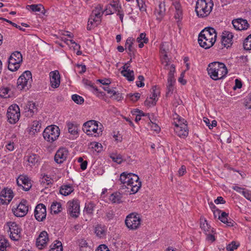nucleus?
<instances>
[{
	"mask_svg": "<svg viewBox=\"0 0 251 251\" xmlns=\"http://www.w3.org/2000/svg\"><path fill=\"white\" fill-rule=\"evenodd\" d=\"M152 96L150 97L151 100H153L154 101H157L158 99L157 97L159 95L160 91L156 86H153L151 88Z\"/></svg>",
	"mask_w": 251,
	"mask_h": 251,
	"instance_id": "37998d69",
	"label": "nucleus"
},
{
	"mask_svg": "<svg viewBox=\"0 0 251 251\" xmlns=\"http://www.w3.org/2000/svg\"><path fill=\"white\" fill-rule=\"evenodd\" d=\"M28 111H29V113L26 114V116L31 117L33 115L37 112V108L35 103L32 101H28Z\"/></svg>",
	"mask_w": 251,
	"mask_h": 251,
	"instance_id": "c9c22d12",
	"label": "nucleus"
},
{
	"mask_svg": "<svg viewBox=\"0 0 251 251\" xmlns=\"http://www.w3.org/2000/svg\"><path fill=\"white\" fill-rule=\"evenodd\" d=\"M207 70L210 77L214 80L223 78L227 74V69L225 64L219 62L210 63Z\"/></svg>",
	"mask_w": 251,
	"mask_h": 251,
	"instance_id": "f03ea898",
	"label": "nucleus"
},
{
	"mask_svg": "<svg viewBox=\"0 0 251 251\" xmlns=\"http://www.w3.org/2000/svg\"><path fill=\"white\" fill-rule=\"evenodd\" d=\"M42 176V177L41 178L40 181L43 186L47 188L48 186L52 183L53 180L50 176L45 174Z\"/></svg>",
	"mask_w": 251,
	"mask_h": 251,
	"instance_id": "473e14b6",
	"label": "nucleus"
},
{
	"mask_svg": "<svg viewBox=\"0 0 251 251\" xmlns=\"http://www.w3.org/2000/svg\"><path fill=\"white\" fill-rule=\"evenodd\" d=\"M51 210L54 214H57L62 210L61 204L60 202H53L51 205Z\"/></svg>",
	"mask_w": 251,
	"mask_h": 251,
	"instance_id": "58836bf2",
	"label": "nucleus"
},
{
	"mask_svg": "<svg viewBox=\"0 0 251 251\" xmlns=\"http://www.w3.org/2000/svg\"><path fill=\"white\" fill-rule=\"evenodd\" d=\"M243 46L245 50H251V34L246 38Z\"/></svg>",
	"mask_w": 251,
	"mask_h": 251,
	"instance_id": "09e8293b",
	"label": "nucleus"
},
{
	"mask_svg": "<svg viewBox=\"0 0 251 251\" xmlns=\"http://www.w3.org/2000/svg\"><path fill=\"white\" fill-rule=\"evenodd\" d=\"M68 154V151L66 148H61L57 150L55 154L54 161L58 164H61L66 160Z\"/></svg>",
	"mask_w": 251,
	"mask_h": 251,
	"instance_id": "4468645a",
	"label": "nucleus"
},
{
	"mask_svg": "<svg viewBox=\"0 0 251 251\" xmlns=\"http://www.w3.org/2000/svg\"><path fill=\"white\" fill-rule=\"evenodd\" d=\"M9 90L7 88H0V96L3 98H6Z\"/></svg>",
	"mask_w": 251,
	"mask_h": 251,
	"instance_id": "680f3d73",
	"label": "nucleus"
},
{
	"mask_svg": "<svg viewBox=\"0 0 251 251\" xmlns=\"http://www.w3.org/2000/svg\"><path fill=\"white\" fill-rule=\"evenodd\" d=\"M122 195L120 193H115L111 195L110 200L113 203H120L122 201Z\"/></svg>",
	"mask_w": 251,
	"mask_h": 251,
	"instance_id": "ea45409f",
	"label": "nucleus"
},
{
	"mask_svg": "<svg viewBox=\"0 0 251 251\" xmlns=\"http://www.w3.org/2000/svg\"><path fill=\"white\" fill-rule=\"evenodd\" d=\"M50 83L51 87L58 88L60 83V76L58 71L51 72L50 73Z\"/></svg>",
	"mask_w": 251,
	"mask_h": 251,
	"instance_id": "412c9836",
	"label": "nucleus"
},
{
	"mask_svg": "<svg viewBox=\"0 0 251 251\" xmlns=\"http://www.w3.org/2000/svg\"><path fill=\"white\" fill-rule=\"evenodd\" d=\"M137 42H143L145 43H147L148 42V39L146 37V33H142L140 34L139 37L137 38Z\"/></svg>",
	"mask_w": 251,
	"mask_h": 251,
	"instance_id": "4d7b16f0",
	"label": "nucleus"
},
{
	"mask_svg": "<svg viewBox=\"0 0 251 251\" xmlns=\"http://www.w3.org/2000/svg\"><path fill=\"white\" fill-rule=\"evenodd\" d=\"M14 60H8V68L11 71L14 72L18 70L20 67L21 62L14 61Z\"/></svg>",
	"mask_w": 251,
	"mask_h": 251,
	"instance_id": "72a5a7b5",
	"label": "nucleus"
},
{
	"mask_svg": "<svg viewBox=\"0 0 251 251\" xmlns=\"http://www.w3.org/2000/svg\"><path fill=\"white\" fill-rule=\"evenodd\" d=\"M103 126L102 124L95 120H90L83 124L82 129L89 135L99 136L101 135Z\"/></svg>",
	"mask_w": 251,
	"mask_h": 251,
	"instance_id": "7ed1b4c3",
	"label": "nucleus"
},
{
	"mask_svg": "<svg viewBox=\"0 0 251 251\" xmlns=\"http://www.w3.org/2000/svg\"><path fill=\"white\" fill-rule=\"evenodd\" d=\"M94 204L92 203H89L85 205V210L87 214H91L93 213L94 210Z\"/></svg>",
	"mask_w": 251,
	"mask_h": 251,
	"instance_id": "13d9d810",
	"label": "nucleus"
},
{
	"mask_svg": "<svg viewBox=\"0 0 251 251\" xmlns=\"http://www.w3.org/2000/svg\"><path fill=\"white\" fill-rule=\"evenodd\" d=\"M162 63L164 66V69H169V59L168 57V56L167 54H165L163 55V57L162 58Z\"/></svg>",
	"mask_w": 251,
	"mask_h": 251,
	"instance_id": "5fc2aeb1",
	"label": "nucleus"
},
{
	"mask_svg": "<svg viewBox=\"0 0 251 251\" xmlns=\"http://www.w3.org/2000/svg\"><path fill=\"white\" fill-rule=\"evenodd\" d=\"M49 240L48 234L46 231H42L36 239V246L39 249L45 247Z\"/></svg>",
	"mask_w": 251,
	"mask_h": 251,
	"instance_id": "aec40b11",
	"label": "nucleus"
},
{
	"mask_svg": "<svg viewBox=\"0 0 251 251\" xmlns=\"http://www.w3.org/2000/svg\"><path fill=\"white\" fill-rule=\"evenodd\" d=\"M60 135V129L58 126L51 125L47 126L44 130L43 135L44 139L48 142L52 143L55 141Z\"/></svg>",
	"mask_w": 251,
	"mask_h": 251,
	"instance_id": "423d86ee",
	"label": "nucleus"
},
{
	"mask_svg": "<svg viewBox=\"0 0 251 251\" xmlns=\"http://www.w3.org/2000/svg\"><path fill=\"white\" fill-rule=\"evenodd\" d=\"M239 246V244H236L235 241H232L226 246V250L227 251H234V250L237 249Z\"/></svg>",
	"mask_w": 251,
	"mask_h": 251,
	"instance_id": "603ef678",
	"label": "nucleus"
},
{
	"mask_svg": "<svg viewBox=\"0 0 251 251\" xmlns=\"http://www.w3.org/2000/svg\"><path fill=\"white\" fill-rule=\"evenodd\" d=\"M232 24L235 29L238 30H246L249 27L248 21L242 18L233 20Z\"/></svg>",
	"mask_w": 251,
	"mask_h": 251,
	"instance_id": "a211bd4d",
	"label": "nucleus"
},
{
	"mask_svg": "<svg viewBox=\"0 0 251 251\" xmlns=\"http://www.w3.org/2000/svg\"><path fill=\"white\" fill-rule=\"evenodd\" d=\"M72 99L73 100L78 104H81L84 102L83 98L76 94H74L72 96Z\"/></svg>",
	"mask_w": 251,
	"mask_h": 251,
	"instance_id": "8fccbe9b",
	"label": "nucleus"
},
{
	"mask_svg": "<svg viewBox=\"0 0 251 251\" xmlns=\"http://www.w3.org/2000/svg\"><path fill=\"white\" fill-rule=\"evenodd\" d=\"M140 96L141 95L139 93H135L134 94L129 93L127 95V97L133 102L137 101L139 99Z\"/></svg>",
	"mask_w": 251,
	"mask_h": 251,
	"instance_id": "3c124183",
	"label": "nucleus"
},
{
	"mask_svg": "<svg viewBox=\"0 0 251 251\" xmlns=\"http://www.w3.org/2000/svg\"><path fill=\"white\" fill-rule=\"evenodd\" d=\"M96 251H110V250L106 245L102 244L100 245Z\"/></svg>",
	"mask_w": 251,
	"mask_h": 251,
	"instance_id": "774afa93",
	"label": "nucleus"
},
{
	"mask_svg": "<svg viewBox=\"0 0 251 251\" xmlns=\"http://www.w3.org/2000/svg\"><path fill=\"white\" fill-rule=\"evenodd\" d=\"M104 10L102 11V7L100 4L98 5L95 7V9L93 10L92 15H94L95 16H101L102 17Z\"/></svg>",
	"mask_w": 251,
	"mask_h": 251,
	"instance_id": "79ce46f5",
	"label": "nucleus"
},
{
	"mask_svg": "<svg viewBox=\"0 0 251 251\" xmlns=\"http://www.w3.org/2000/svg\"><path fill=\"white\" fill-rule=\"evenodd\" d=\"M245 105L247 108L251 109V95L249 96L246 99Z\"/></svg>",
	"mask_w": 251,
	"mask_h": 251,
	"instance_id": "338daca9",
	"label": "nucleus"
},
{
	"mask_svg": "<svg viewBox=\"0 0 251 251\" xmlns=\"http://www.w3.org/2000/svg\"><path fill=\"white\" fill-rule=\"evenodd\" d=\"M121 9V5H119L117 1H113V3L107 5L104 11L106 15H110L114 13L115 12H118Z\"/></svg>",
	"mask_w": 251,
	"mask_h": 251,
	"instance_id": "a878e982",
	"label": "nucleus"
},
{
	"mask_svg": "<svg viewBox=\"0 0 251 251\" xmlns=\"http://www.w3.org/2000/svg\"><path fill=\"white\" fill-rule=\"evenodd\" d=\"M233 35L229 31H225L223 33L222 44L225 47L228 48L232 44Z\"/></svg>",
	"mask_w": 251,
	"mask_h": 251,
	"instance_id": "5701e85b",
	"label": "nucleus"
},
{
	"mask_svg": "<svg viewBox=\"0 0 251 251\" xmlns=\"http://www.w3.org/2000/svg\"><path fill=\"white\" fill-rule=\"evenodd\" d=\"M125 224L128 228L135 230L140 226L141 219L138 214L131 213L126 216Z\"/></svg>",
	"mask_w": 251,
	"mask_h": 251,
	"instance_id": "6e6552de",
	"label": "nucleus"
},
{
	"mask_svg": "<svg viewBox=\"0 0 251 251\" xmlns=\"http://www.w3.org/2000/svg\"><path fill=\"white\" fill-rule=\"evenodd\" d=\"M157 5L155 9L157 19L160 21L165 14L166 5L165 0H157Z\"/></svg>",
	"mask_w": 251,
	"mask_h": 251,
	"instance_id": "ddd939ff",
	"label": "nucleus"
},
{
	"mask_svg": "<svg viewBox=\"0 0 251 251\" xmlns=\"http://www.w3.org/2000/svg\"><path fill=\"white\" fill-rule=\"evenodd\" d=\"M173 5L176 9L175 18L176 19H178V21H179L182 18V10L181 9V6L180 3L178 1L174 2Z\"/></svg>",
	"mask_w": 251,
	"mask_h": 251,
	"instance_id": "bb28decb",
	"label": "nucleus"
},
{
	"mask_svg": "<svg viewBox=\"0 0 251 251\" xmlns=\"http://www.w3.org/2000/svg\"><path fill=\"white\" fill-rule=\"evenodd\" d=\"M29 8L33 12H40L42 9L44 10V7L42 4H31L26 6V9H28Z\"/></svg>",
	"mask_w": 251,
	"mask_h": 251,
	"instance_id": "c03bdc74",
	"label": "nucleus"
},
{
	"mask_svg": "<svg viewBox=\"0 0 251 251\" xmlns=\"http://www.w3.org/2000/svg\"><path fill=\"white\" fill-rule=\"evenodd\" d=\"M13 198V193L10 189H3L0 193V201L2 204L8 203Z\"/></svg>",
	"mask_w": 251,
	"mask_h": 251,
	"instance_id": "6ab92c4d",
	"label": "nucleus"
},
{
	"mask_svg": "<svg viewBox=\"0 0 251 251\" xmlns=\"http://www.w3.org/2000/svg\"><path fill=\"white\" fill-rule=\"evenodd\" d=\"M216 37V30L214 28L208 27L201 32L199 36L198 42L201 47L207 49L213 46Z\"/></svg>",
	"mask_w": 251,
	"mask_h": 251,
	"instance_id": "f257e3e1",
	"label": "nucleus"
},
{
	"mask_svg": "<svg viewBox=\"0 0 251 251\" xmlns=\"http://www.w3.org/2000/svg\"><path fill=\"white\" fill-rule=\"evenodd\" d=\"M9 246L8 240L3 236H0V250L6 251V248Z\"/></svg>",
	"mask_w": 251,
	"mask_h": 251,
	"instance_id": "a19ab883",
	"label": "nucleus"
},
{
	"mask_svg": "<svg viewBox=\"0 0 251 251\" xmlns=\"http://www.w3.org/2000/svg\"><path fill=\"white\" fill-rule=\"evenodd\" d=\"M95 233L99 237H102L105 235V230L103 227L100 225H97L95 227Z\"/></svg>",
	"mask_w": 251,
	"mask_h": 251,
	"instance_id": "49530a36",
	"label": "nucleus"
},
{
	"mask_svg": "<svg viewBox=\"0 0 251 251\" xmlns=\"http://www.w3.org/2000/svg\"><path fill=\"white\" fill-rule=\"evenodd\" d=\"M200 226L205 234H208L207 232L211 233V231L213 232V229H211L210 226L208 224L205 219L202 218L201 219Z\"/></svg>",
	"mask_w": 251,
	"mask_h": 251,
	"instance_id": "7c9ffc66",
	"label": "nucleus"
},
{
	"mask_svg": "<svg viewBox=\"0 0 251 251\" xmlns=\"http://www.w3.org/2000/svg\"><path fill=\"white\" fill-rule=\"evenodd\" d=\"M173 124L175 125V127H176L177 126H182V125H187L186 121L176 114L173 115Z\"/></svg>",
	"mask_w": 251,
	"mask_h": 251,
	"instance_id": "c756f323",
	"label": "nucleus"
},
{
	"mask_svg": "<svg viewBox=\"0 0 251 251\" xmlns=\"http://www.w3.org/2000/svg\"><path fill=\"white\" fill-rule=\"evenodd\" d=\"M174 131L179 137L184 138L188 134L187 125H182V126L175 127Z\"/></svg>",
	"mask_w": 251,
	"mask_h": 251,
	"instance_id": "b1692460",
	"label": "nucleus"
},
{
	"mask_svg": "<svg viewBox=\"0 0 251 251\" xmlns=\"http://www.w3.org/2000/svg\"><path fill=\"white\" fill-rule=\"evenodd\" d=\"M14 214L16 217H23L26 215L28 211V206L26 200L23 199L16 208L13 209Z\"/></svg>",
	"mask_w": 251,
	"mask_h": 251,
	"instance_id": "9b49d317",
	"label": "nucleus"
},
{
	"mask_svg": "<svg viewBox=\"0 0 251 251\" xmlns=\"http://www.w3.org/2000/svg\"><path fill=\"white\" fill-rule=\"evenodd\" d=\"M41 123L39 121H34L32 123L31 127L29 129V133L31 135H34L40 131Z\"/></svg>",
	"mask_w": 251,
	"mask_h": 251,
	"instance_id": "cd10ccee",
	"label": "nucleus"
},
{
	"mask_svg": "<svg viewBox=\"0 0 251 251\" xmlns=\"http://www.w3.org/2000/svg\"><path fill=\"white\" fill-rule=\"evenodd\" d=\"M68 205V213L73 218L78 217L80 212L79 202L77 200H73L67 203Z\"/></svg>",
	"mask_w": 251,
	"mask_h": 251,
	"instance_id": "9d476101",
	"label": "nucleus"
},
{
	"mask_svg": "<svg viewBox=\"0 0 251 251\" xmlns=\"http://www.w3.org/2000/svg\"><path fill=\"white\" fill-rule=\"evenodd\" d=\"M101 16H95L91 14L88 21L87 30H90L99 25L101 21Z\"/></svg>",
	"mask_w": 251,
	"mask_h": 251,
	"instance_id": "4be33fe9",
	"label": "nucleus"
},
{
	"mask_svg": "<svg viewBox=\"0 0 251 251\" xmlns=\"http://www.w3.org/2000/svg\"><path fill=\"white\" fill-rule=\"evenodd\" d=\"M137 4L141 11H146V5L145 4V0H136Z\"/></svg>",
	"mask_w": 251,
	"mask_h": 251,
	"instance_id": "864d4df0",
	"label": "nucleus"
},
{
	"mask_svg": "<svg viewBox=\"0 0 251 251\" xmlns=\"http://www.w3.org/2000/svg\"><path fill=\"white\" fill-rule=\"evenodd\" d=\"M68 131L72 135H75L78 133V128L76 126L72 123H68L67 125Z\"/></svg>",
	"mask_w": 251,
	"mask_h": 251,
	"instance_id": "a18cd8bd",
	"label": "nucleus"
},
{
	"mask_svg": "<svg viewBox=\"0 0 251 251\" xmlns=\"http://www.w3.org/2000/svg\"><path fill=\"white\" fill-rule=\"evenodd\" d=\"M213 6V3L211 0H198L195 11L198 17L203 18L209 15Z\"/></svg>",
	"mask_w": 251,
	"mask_h": 251,
	"instance_id": "20e7f679",
	"label": "nucleus"
},
{
	"mask_svg": "<svg viewBox=\"0 0 251 251\" xmlns=\"http://www.w3.org/2000/svg\"><path fill=\"white\" fill-rule=\"evenodd\" d=\"M126 50H127L128 53L130 56H134L135 55V50L134 47H133V45H128L126 47H125Z\"/></svg>",
	"mask_w": 251,
	"mask_h": 251,
	"instance_id": "bf43d9fd",
	"label": "nucleus"
},
{
	"mask_svg": "<svg viewBox=\"0 0 251 251\" xmlns=\"http://www.w3.org/2000/svg\"><path fill=\"white\" fill-rule=\"evenodd\" d=\"M133 177L132 181L129 183V185L127 186V189H130V193L132 192V194L137 193L141 186V182L139 181V178L138 176L135 175L132 176Z\"/></svg>",
	"mask_w": 251,
	"mask_h": 251,
	"instance_id": "dca6fc26",
	"label": "nucleus"
},
{
	"mask_svg": "<svg viewBox=\"0 0 251 251\" xmlns=\"http://www.w3.org/2000/svg\"><path fill=\"white\" fill-rule=\"evenodd\" d=\"M20 117V108L17 105H12L9 107L7 112V117L10 124L16 123L19 121Z\"/></svg>",
	"mask_w": 251,
	"mask_h": 251,
	"instance_id": "0eeeda50",
	"label": "nucleus"
},
{
	"mask_svg": "<svg viewBox=\"0 0 251 251\" xmlns=\"http://www.w3.org/2000/svg\"><path fill=\"white\" fill-rule=\"evenodd\" d=\"M25 157L26 160L28 163V165L31 167L37 165L39 162V156L38 154L33 153H28Z\"/></svg>",
	"mask_w": 251,
	"mask_h": 251,
	"instance_id": "393cba45",
	"label": "nucleus"
},
{
	"mask_svg": "<svg viewBox=\"0 0 251 251\" xmlns=\"http://www.w3.org/2000/svg\"><path fill=\"white\" fill-rule=\"evenodd\" d=\"M46 207L42 203L38 204L35 207L34 216L38 221H43L46 217Z\"/></svg>",
	"mask_w": 251,
	"mask_h": 251,
	"instance_id": "f8f14e48",
	"label": "nucleus"
},
{
	"mask_svg": "<svg viewBox=\"0 0 251 251\" xmlns=\"http://www.w3.org/2000/svg\"><path fill=\"white\" fill-rule=\"evenodd\" d=\"M32 82L31 73L29 71H26L18 79L17 88L20 90H28L30 87Z\"/></svg>",
	"mask_w": 251,
	"mask_h": 251,
	"instance_id": "39448f33",
	"label": "nucleus"
},
{
	"mask_svg": "<svg viewBox=\"0 0 251 251\" xmlns=\"http://www.w3.org/2000/svg\"><path fill=\"white\" fill-rule=\"evenodd\" d=\"M74 191L73 187L70 185H63L61 186L59 190L60 194L66 196L70 195Z\"/></svg>",
	"mask_w": 251,
	"mask_h": 251,
	"instance_id": "c85d7f7f",
	"label": "nucleus"
},
{
	"mask_svg": "<svg viewBox=\"0 0 251 251\" xmlns=\"http://www.w3.org/2000/svg\"><path fill=\"white\" fill-rule=\"evenodd\" d=\"M14 60V61L17 62H22L23 57L22 54L19 51H15L11 54L9 57L8 60Z\"/></svg>",
	"mask_w": 251,
	"mask_h": 251,
	"instance_id": "4c0bfd02",
	"label": "nucleus"
},
{
	"mask_svg": "<svg viewBox=\"0 0 251 251\" xmlns=\"http://www.w3.org/2000/svg\"><path fill=\"white\" fill-rule=\"evenodd\" d=\"M169 72L168 76V83H175V79L174 77V73L175 72V66L172 64L170 67Z\"/></svg>",
	"mask_w": 251,
	"mask_h": 251,
	"instance_id": "f704fd0d",
	"label": "nucleus"
},
{
	"mask_svg": "<svg viewBox=\"0 0 251 251\" xmlns=\"http://www.w3.org/2000/svg\"><path fill=\"white\" fill-rule=\"evenodd\" d=\"M121 74L126 77L129 81H132L134 79V72L132 70H122L121 72Z\"/></svg>",
	"mask_w": 251,
	"mask_h": 251,
	"instance_id": "e433bc0d",
	"label": "nucleus"
},
{
	"mask_svg": "<svg viewBox=\"0 0 251 251\" xmlns=\"http://www.w3.org/2000/svg\"><path fill=\"white\" fill-rule=\"evenodd\" d=\"M6 225L10 232V238L14 241H18L21 237V229L19 226L15 222H7Z\"/></svg>",
	"mask_w": 251,
	"mask_h": 251,
	"instance_id": "1a4fd4ad",
	"label": "nucleus"
},
{
	"mask_svg": "<svg viewBox=\"0 0 251 251\" xmlns=\"http://www.w3.org/2000/svg\"><path fill=\"white\" fill-rule=\"evenodd\" d=\"M228 213L225 212H222L219 215L218 219L223 223L226 224L228 226H233L234 222L232 220L228 221L227 220Z\"/></svg>",
	"mask_w": 251,
	"mask_h": 251,
	"instance_id": "2f4dec72",
	"label": "nucleus"
},
{
	"mask_svg": "<svg viewBox=\"0 0 251 251\" xmlns=\"http://www.w3.org/2000/svg\"><path fill=\"white\" fill-rule=\"evenodd\" d=\"M17 183L23 190L27 191L31 187V184L28 177L25 176H20L17 179Z\"/></svg>",
	"mask_w": 251,
	"mask_h": 251,
	"instance_id": "2eb2a0df",
	"label": "nucleus"
},
{
	"mask_svg": "<svg viewBox=\"0 0 251 251\" xmlns=\"http://www.w3.org/2000/svg\"><path fill=\"white\" fill-rule=\"evenodd\" d=\"M242 195L246 199L251 201V191L246 189L242 192Z\"/></svg>",
	"mask_w": 251,
	"mask_h": 251,
	"instance_id": "e2e57ef3",
	"label": "nucleus"
},
{
	"mask_svg": "<svg viewBox=\"0 0 251 251\" xmlns=\"http://www.w3.org/2000/svg\"><path fill=\"white\" fill-rule=\"evenodd\" d=\"M110 97L113 98L114 100L117 101L121 100L123 99L122 94L116 92V94H112Z\"/></svg>",
	"mask_w": 251,
	"mask_h": 251,
	"instance_id": "69168bd1",
	"label": "nucleus"
},
{
	"mask_svg": "<svg viewBox=\"0 0 251 251\" xmlns=\"http://www.w3.org/2000/svg\"><path fill=\"white\" fill-rule=\"evenodd\" d=\"M138 81H136V85L138 87H142L144 86L145 84L144 83V77L143 75H139L138 77Z\"/></svg>",
	"mask_w": 251,
	"mask_h": 251,
	"instance_id": "052dcab7",
	"label": "nucleus"
},
{
	"mask_svg": "<svg viewBox=\"0 0 251 251\" xmlns=\"http://www.w3.org/2000/svg\"><path fill=\"white\" fill-rule=\"evenodd\" d=\"M135 175V174L132 173L127 174L126 172H123L121 174L119 180L122 184L121 186L122 189L127 188V186L129 185L130 182L132 181L133 178L132 176Z\"/></svg>",
	"mask_w": 251,
	"mask_h": 251,
	"instance_id": "f3484780",
	"label": "nucleus"
},
{
	"mask_svg": "<svg viewBox=\"0 0 251 251\" xmlns=\"http://www.w3.org/2000/svg\"><path fill=\"white\" fill-rule=\"evenodd\" d=\"M83 82L85 85L89 86L93 88L96 91H98V88L94 85V84L92 83L90 81L88 80V79H84L83 80Z\"/></svg>",
	"mask_w": 251,
	"mask_h": 251,
	"instance_id": "0e129e2a",
	"label": "nucleus"
},
{
	"mask_svg": "<svg viewBox=\"0 0 251 251\" xmlns=\"http://www.w3.org/2000/svg\"><path fill=\"white\" fill-rule=\"evenodd\" d=\"M110 157L114 162L118 164H121L123 161L122 156L120 154L112 153L110 154Z\"/></svg>",
	"mask_w": 251,
	"mask_h": 251,
	"instance_id": "de8ad7c7",
	"label": "nucleus"
},
{
	"mask_svg": "<svg viewBox=\"0 0 251 251\" xmlns=\"http://www.w3.org/2000/svg\"><path fill=\"white\" fill-rule=\"evenodd\" d=\"M174 83H168L167 86V92L166 94V97H169L172 94L174 90Z\"/></svg>",
	"mask_w": 251,
	"mask_h": 251,
	"instance_id": "6e6d98bb",
	"label": "nucleus"
}]
</instances>
